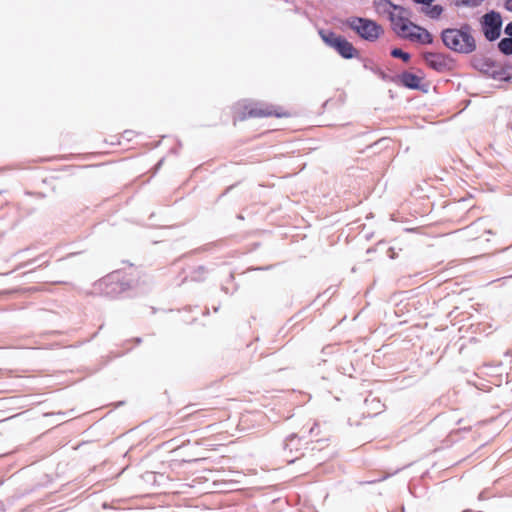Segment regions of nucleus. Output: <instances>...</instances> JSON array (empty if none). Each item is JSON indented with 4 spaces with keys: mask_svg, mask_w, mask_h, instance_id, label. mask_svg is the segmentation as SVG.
<instances>
[{
    "mask_svg": "<svg viewBox=\"0 0 512 512\" xmlns=\"http://www.w3.org/2000/svg\"><path fill=\"white\" fill-rule=\"evenodd\" d=\"M443 44L453 52L470 54L476 50V40L472 35V27L463 24L460 28H446L441 32Z\"/></svg>",
    "mask_w": 512,
    "mask_h": 512,
    "instance_id": "f257e3e1",
    "label": "nucleus"
},
{
    "mask_svg": "<svg viewBox=\"0 0 512 512\" xmlns=\"http://www.w3.org/2000/svg\"><path fill=\"white\" fill-rule=\"evenodd\" d=\"M102 293L107 297H117L131 288L129 280L125 279L120 271H114L97 284Z\"/></svg>",
    "mask_w": 512,
    "mask_h": 512,
    "instance_id": "f03ea898",
    "label": "nucleus"
},
{
    "mask_svg": "<svg viewBox=\"0 0 512 512\" xmlns=\"http://www.w3.org/2000/svg\"><path fill=\"white\" fill-rule=\"evenodd\" d=\"M354 32L368 42H375L384 34V28L374 20L354 17Z\"/></svg>",
    "mask_w": 512,
    "mask_h": 512,
    "instance_id": "7ed1b4c3",
    "label": "nucleus"
},
{
    "mask_svg": "<svg viewBox=\"0 0 512 512\" xmlns=\"http://www.w3.org/2000/svg\"><path fill=\"white\" fill-rule=\"evenodd\" d=\"M307 442L303 443L302 438L292 433L285 438L282 444L283 454L288 463H293L300 456L304 455Z\"/></svg>",
    "mask_w": 512,
    "mask_h": 512,
    "instance_id": "20e7f679",
    "label": "nucleus"
},
{
    "mask_svg": "<svg viewBox=\"0 0 512 512\" xmlns=\"http://www.w3.org/2000/svg\"><path fill=\"white\" fill-rule=\"evenodd\" d=\"M502 26L500 13L490 11L483 16L482 28L488 41H495L499 38Z\"/></svg>",
    "mask_w": 512,
    "mask_h": 512,
    "instance_id": "39448f33",
    "label": "nucleus"
},
{
    "mask_svg": "<svg viewBox=\"0 0 512 512\" xmlns=\"http://www.w3.org/2000/svg\"><path fill=\"white\" fill-rule=\"evenodd\" d=\"M375 11L380 16H386L390 23L401 18L406 8L393 4L390 0H373Z\"/></svg>",
    "mask_w": 512,
    "mask_h": 512,
    "instance_id": "423d86ee",
    "label": "nucleus"
},
{
    "mask_svg": "<svg viewBox=\"0 0 512 512\" xmlns=\"http://www.w3.org/2000/svg\"><path fill=\"white\" fill-rule=\"evenodd\" d=\"M475 67H477L482 73L488 75L489 77L495 80L507 81L511 78L507 70L500 67L489 58L479 60L475 64Z\"/></svg>",
    "mask_w": 512,
    "mask_h": 512,
    "instance_id": "0eeeda50",
    "label": "nucleus"
},
{
    "mask_svg": "<svg viewBox=\"0 0 512 512\" xmlns=\"http://www.w3.org/2000/svg\"><path fill=\"white\" fill-rule=\"evenodd\" d=\"M424 60L430 68L437 72H446L453 68V60L442 53L426 52Z\"/></svg>",
    "mask_w": 512,
    "mask_h": 512,
    "instance_id": "6e6552de",
    "label": "nucleus"
},
{
    "mask_svg": "<svg viewBox=\"0 0 512 512\" xmlns=\"http://www.w3.org/2000/svg\"><path fill=\"white\" fill-rule=\"evenodd\" d=\"M408 16L409 11L406 9L404 13L401 14V18H399V20L396 19L395 22L391 23V27L397 36L410 41L417 25L411 22Z\"/></svg>",
    "mask_w": 512,
    "mask_h": 512,
    "instance_id": "1a4fd4ad",
    "label": "nucleus"
},
{
    "mask_svg": "<svg viewBox=\"0 0 512 512\" xmlns=\"http://www.w3.org/2000/svg\"><path fill=\"white\" fill-rule=\"evenodd\" d=\"M285 114L279 112L275 109L274 106L263 105L251 107L243 115L240 117V120H245L246 118H262V117H283Z\"/></svg>",
    "mask_w": 512,
    "mask_h": 512,
    "instance_id": "9d476101",
    "label": "nucleus"
},
{
    "mask_svg": "<svg viewBox=\"0 0 512 512\" xmlns=\"http://www.w3.org/2000/svg\"><path fill=\"white\" fill-rule=\"evenodd\" d=\"M397 84H401L402 86L409 89H418L420 86L421 78L417 75L410 72H403L399 75H396Z\"/></svg>",
    "mask_w": 512,
    "mask_h": 512,
    "instance_id": "9b49d317",
    "label": "nucleus"
},
{
    "mask_svg": "<svg viewBox=\"0 0 512 512\" xmlns=\"http://www.w3.org/2000/svg\"><path fill=\"white\" fill-rule=\"evenodd\" d=\"M331 48L335 49L343 58L352 59V43L343 36L340 35Z\"/></svg>",
    "mask_w": 512,
    "mask_h": 512,
    "instance_id": "f8f14e48",
    "label": "nucleus"
},
{
    "mask_svg": "<svg viewBox=\"0 0 512 512\" xmlns=\"http://www.w3.org/2000/svg\"><path fill=\"white\" fill-rule=\"evenodd\" d=\"M416 30L412 34L411 42H417L420 44H432L433 36L431 33L425 28L417 25Z\"/></svg>",
    "mask_w": 512,
    "mask_h": 512,
    "instance_id": "ddd939ff",
    "label": "nucleus"
},
{
    "mask_svg": "<svg viewBox=\"0 0 512 512\" xmlns=\"http://www.w3.org/2000/svg\"><path fill=\"white\" fill-rule=\"evenodd\" d=\"M319 35H320L321 39L323 40V42L329 47H331V45H333L334 42L337 40V38L340 36L331 30H325V29L319 30Z\"/></svg>",
    "mask_w": 512,
    "mask_h": 512,
    "instance_id": "4468645a",
    "label": "nucleus"
},
{
    "mask_svg": "<svg viewBox=\"0 0 512 512\" xmlns=\"http://www.w3.org/2000/svg\"><path fill=\"white\" fill-rule=\"evenodd\" d=\"M428 7L423 10L425 15L431 19H438L443 13V7L441 5H427Z\"/></svg>",
    "mask_w": 512,
    "mask_h": 512,
    "instance_id": "2eb2a0df",
    "label": "nucleus"
},
{
    "mask_svg": "<svg viewBox=\"0 0 512 512\" xmlns=\"http://www.w3.org/2000/svg\"><path fill=\"white\" fill-rule=\"evenodd\" d=\"M498 48L504 55H511L512 54V38L506 37V38L501 39L500 42L498 43Z\"/></svg>",
    "mask_w": 512,
    "mask_h": 512,
    "instance_id": "dca6fc26",
    "label": "nucleus"
},
{
    "mask_svg": "<svg viewBox=\"0 0 512 512\" xmlns=\"http://www.w3.org/2000/svg\"><path fill=\"white\" fill-rule=\"evenodd\" d=\"M391 56L394 58H400L404 62H408L411 58L410 54L402 51L400 48H394L391 50Z\"/></svg>",
    "mask_w": 512,
    "mask_h": 512,
    "instance_id": "f3484780",
    "label": "nucleus"
},
{
    "mask_svg": "<svg viewBox=\"0 0 512 512\" xmlns=\"http://www.w3.org/2000/svg\"><path fill=\"white\" fill-rule=\"evenodd\" d=\"M455 5L458 7L464 6V7H470V8H475V7L480 6L476 0H456Z\"/></svg>",
    "mask_w": 512,
    "mask_h": 512,
    "instance_id": "a211bd4d",
    "label": "nucleus"
},
{
    "mask_svg": "<svg viewBox=\"0 0 512 512\" xmlns=\"http://www.w3.org/2000/svg\"><path fill=\"white\" fill-rule=\"evenodd\" d=\"M198 273L199 274H204L206 273V268L204 266H198L194 272H193V276H192V279L195 280V281H200L202 280V278H200V276H198Z\"/></svg>",
    "mask_w": 512,
    "mask_h": 512,
    "instance_id": "6ab92c4d",
    "label": "nucleus"
},
{
    "mask_svg": "<svg viewBox=\"0 0 512 512\" xmlns=\"http://www.w3.org/2000/svg\"><path fill=\"white\" fill-rule=\"evenodd\" d=\"M379 76L381 77L382 80L384 81H387V82H395L397 83V78L396 76H389L387 75L385 72L383 71H380L379 72Z\"/></svg>",
    "mask_w": 512,
    "mask_h": 512,
    "instance_id": "aec40b11",
    "label": "nucleus"
},
{
    "mask_svg": "<svg viewBox=\"0 0 512 512\" xmlns=\"http://www.w3.org/2000/svg\"><path fill=\"white\" fill-rule=\"evenodd\" d=\"M44 257V255H40L39 257L33 259V260H30V261H27L23 264L20 265V268H27V267H30L32 264H34L35 262H38L40 261L42 258Z\"/></svg>",
    "mask_w": 512,
    "mask_h": 512,
    "instance_id": "412c9836",
    "label": "nucleus"
},
{
    "mask_svg": "<svg viewBox=\"0 0 512 512\" xmlns=\"http://www.w3.org/2000/svg\"><path fill=\"white\" fill-rule=\"evenodd\" d=\"M134 134L135 133L132 130H125L122 134V137L127 141H130L134 137Z\"/></svg>",
    "mask_w": 512,
    "mask_h": 512,
    "instance_id": "4be33fe9",
    "label": "nucleus"
},
{
    "mask_svg": "<svg viewBox=\"0 0 512 512\" xmlns=\"http://www.w3.org/2000/svg\"><path fill=\"white\" fill-rule=\"evenodd\" d=\"M504 32L512 38V21L506 25Z\"/></svg>",
    "mask_w": 512,
    "mask_h": 512,
    "instance_id": "5701e85b",
    "label": "nucleus"
},
{
    "mask_svg": "<svg viewBox=\"0 0 512 512\" xmlns=\"http://www.w3.org/2000/svg\"><path fill=\"white\" fill-rule=\"evenodd\" d=\"M317 427H318V425H317V423H315L314 426L310 428L309 434L311 436H317L318 435V432H316Z\"/></svg>",
    "mask_w": 512,
    "mask_h": 512,
    "instance_id": "b1692460",
    "label": "nucleus"
},
{
    "mask_svg": "<svg viewBox=\"0 0 512 512\" xmlns=\"http://www.w3.org/2000/svg\"><path fill=\"white\" fill-rule=\"evenodd\" d=\"M417 4L430 5L434 0H413Z\"/></svg>",
    "mask_w": 512,
    "mask_h": 512,
    "instance_id": "393cba45",
    "label": "nucleus"
},
{
    "mask_svg": "<svg viewBox=\"0 0 512 512\" xmlns=\"http://www.w3.org/2000/svg\"><path fill=\"white\" fill-rule=\"evenodd\" d=\"M345 24L348 28L352 29V17L347 18Z\"/></svg>",
    "mask_w": 512,
    "mask_h": 512,
    "instance_id": "a878e982",
    "label": "nucleus"
},
{
    "mask_svg": "<svg viewBox=\"0 0 512 512\" xmlns=\"http://www.w3.org/2000/svg\"><path fill=\"white\" fill-rule=\"evenodd\" d=\"M272 266H266V267H257V268H252V270H269L271 269Z\"/></svg>",
    "mask_w": 512,
    "mask_h": 512,
    "instance_id": "bb28decb",
    "label": "nucleus"
},
{
    "mask_svg": "<svg viewBox=\"0 0 512 512\" xmlns=\"http://www.w3.org/2000/svg\"><path fill=\"white\" fill-rule=\"evenodd\" d=\"M506 8H507L508 10L512 11V0H509V1L507 2Z\"/></svg>",
    "mask_w": 512,
    "mask_h": 512,
    "instance_id": "cd10ccee",
    "label": "nucleus"
},
{
    "mask_svg": "<svg viewBox=\"0 0 512 512\" xmlns=\"http://www.w3.org/2000/svg\"><path fill=\"white\" fill-rule=\"evenodd\" d=\"M163 161H164V159H161V160L158 162L157 167L161 166V165H162V163H163Z\"/></svg>",
    "mask_w": 512,
    "mask_h": 512,
    "instance_id": "c85d7f7f",
    "label": "nucleus"
},
{
    "mask_svg": "<svg viewBox=\"0 0 512 512\" xmlns=\"http://www.w3.org/2000/svg\"><path fill=\"white\" fill-rule=\"evenodd\" d=\"M48 264V260L46 261H43L41 264H39V266H42V265H47Z\"/></svg>",
    "mask_w": 512,
    "mask_h": 512,
    "instance_id": "c756f323",
    "label": "nucleus"
},
{
    "mask_svg": "<svg viewBox=\"0 0 512 512\" xmlns=\"http://www.w3.org/2000/svg\"><path fill=\"white\" fill-rule=\"evenodd\" d=\"M479 5H481L485 0H476Z\"/></svg>",
    "mask_w": 512,
    "mask_h": 512,
    "instance_id": "7c9ffc66",
    "label": "nucleus"
},
{
    "mask_svg": "<svg viewBox=\"0 0 512 512\" xmlns=\"http://www.w3.org/2000/svg\"><path fill=\"white\" fill-rule=\"evenodd\" d=\"M136 342H137V343H140V342H141V339H140V338H137V339H136Z\"/></svg>",
    "mask_w": 512,
    "mask_h": 512,
    "instance_id": "2f4dec72",
    "label": "nucleus"
},
{
    "mask_svg": "<svg viewBox=\"0 0 512 512\" xmlns=\"http://www.w3.org/2000/svg\"><path fill=\"white\" fill-rule=\"evenodd\" d=\"M463 512H470V510H464Z\"/></svg>",
    "mask_w": 512,
    "mask_h": 512,
    "instance_id": "473e14b6",
    "label": "nucleus"
}]
</instances>
